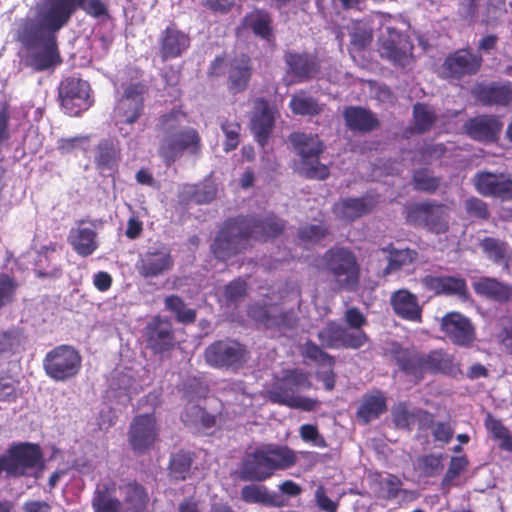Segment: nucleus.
<instances>
[{"instance_id":"nucleus-7","label":"nucleus","mask_w":512,"mask_h":512,"mask_svg":"<svg viewBox=\"0 0 512 512\" xmlns=\"http://www.w3.org/2000/svg\"><path fill=\"white\" fill-rule=\"evenodd\" d=\"M247 314L254 322L277 336H284L299 325L297 311L276 302L253 303L248 307Z\"/></svg>"},{"instance_id":"nucleus-55","label":"nucleus","mask_w":512,"mask_h":512,"mask_svg":"<svg viewBox=\"0 0 512 512\" xmlns=\"http://www.w3.org/2000/svg\"><path fill=\"white\" fill-rule=\"evenodd\" d=\"M343 326L335 321H328L317 333V338L323 348L340 349Z\"/></svg>"},{"instance_id":"nucleus-3","label":"nucleus","mask_w":512,"mask_h":512,"mask_svg":"<svg viewBox=\"0 0 512 512\" xmlns=\"http://www.w3.org/2000/svg\"><path fill=\"white\" fill-rule=\"evenodd\" d=\"M296 461L295 452L287 446L262 445L244 456L239 477L243 481L263 482L275 471L292 467Z\"/></svg>"},{"instance_id":"nucleus-30","label":"nucleus","mask_w":512,"mask_h":512,"mask_svg":"<svg viewBox=\"0 0 512 512\" xmlns=\"http://www.w3.org/2000/svg\"><path fill=\"white\" fill-rule=\"evenodd\" d=\"M390 305L393 312L401 319L421 323L422 307L415 294L407 289H399L391 294Z\"/></svg>"},{"instance_id":"nucleus-46","label":"nucleus","mask_w":512,"mask_h":512,"mask_svg":"<svg viewBox=\"0 0 512 512\" xmlns=\"http://www.w3.org/2000/svg\"><path fill=\"white\" fill-rule=\"evenodd\" d=\"M483 253L494 263L508 261L511 258V249L507 242L494 237H485L480 242Z\"/></svg>"},{"instance_id":"nucleus-51","label":"nucleus","mask_w":512,"mask_h":512,"mask_svg":"<svg viewBox=\"0 0 512 512\" xmlns=\"http://www.w3.org/2000/svg\"><path fill=\"white\" fill-rule=\"evenodd\" d=\"M437 120L435 111L425 103H416L413 106L414 132L422 134L430 131Z\"/></svg>"},{"instance_id":"nucleus-64","label":"nucleus","mask_w":512,"mask_h":512,"mask_svg":"<svg viewBox=\"0 0 512 512\" xmlns=\"http://www.w3.org/2000/svg\"><path fill=\"white\" fill-rule=\"evenodd\" d=\"M247 287V282L242 278L234 279L224 287V297L227 301L237 302L246 296Z\"/></svg>"},{"instance_id":"nucleus-33","label":"nucleus","mask_w":512,"mask_h":512,"mask_svg":"<svg viewBox=\"0 0 512 512\" xmlns=\"http://www.w3.org/2000/svg\"><path fill=\"white\" fill-rule=\"evenodd\" d=\"M243 25L266 42L275 40L272 14L264 8H255L243 18Z\"/></svg>"},{"instance_id":"nucleus-39","label":"nucleus","mask_w":512,"mask_h":512,"mask_svg":"<svg viewBox=\"0 0 512 512\" xmlns=\"http://www.w3.org/2000/svg\"><path fill=\"white\" fill-rule=\"evenodd\" d=\"M67 22L78 10H83L87 15L100 18L108 15V8L102 0H58Z\"/></svg>"},{"instance_id":"nucleus-24","label":"nucleus","mask_w":512,"mask_h":512,"mask_svg":"<svg viewBox=\"0 0 512 512\" xmlns=\"http://www.w3.org/2000/svg\"><path fill=\"white\" fill-rule=\"evenodd\" d=\"M158 44L160 57L166 61L181 57L189 49L191 38L175 23H171L160 33Z\"/></svg>"},{"instance_id":"nucleus-48","label":"nucleus","mask_w":512,"mask_h":512,"mask_svg":"<svg viewBox=\"0 0 512 512\" xmlns=\"http://www.w3.org/2000/svg\"><path fill=\"white\" fill-rule=\"evenodd\" d=\"M349 36L352 49L360 52L371 44L373 40V29L369 23L363 20H356L352 23Z\"/></svg>"},{"instance_id":"nucleus-14","label":"nucleus","mask_w":512,"mask_h":512,"mask_svg":"<svg viewBox=\"0 0 512 512\" xmlns=\"http://www.w3.org/2000/svg\"><path fill=\"white\" fill-rule=\"evenodd\" d=\"M481 53H475L470 47L460 48L449 53L441 64L440 76L443 79L460 81L476 75L482 67Z\"/></svg>"},{"instance_id":"nucleus-12","label":"nucleus","mask_w":512,"mask_h":512,"mask_svg":"<svg viewBox=\"0 0 512 512\" xmlns=\"http://www.w3.org/2000/svg\"><path fill=\"white\" fill-rule=\"evenodd\" d=\"M201 150L202 140L198 131L193 127H185L172 135L164 136L158 153L164 162L170 165L185 151L192 155H199Z\"/></svg>"},{"instance_id":"nucleus-37","label":"nucleus","mask_w":512,"mask_h":512,"mask_svg":"<svg viewBox=\"0 0 512 512\" xmlns=\"http://www.w3.org/2000/svg\"><path fill=\"white\" fill-rule=\"evenodd\" d=\"M387 411V400L384 394L376 390L374 393H366L357 409L356 417L362 424H368L378 419Z\"/></svg>"},{"instance_id":"nucleus-20","label":"nucleus","mask_w":512,"mask_h":512,"mask_svg":"<svg viewBox=\"0 0 512 512\" xmlns=\"http://www.w3.org/2000/svg\"><path fill=\"white\" fill-rule=\"evenodd\" d=\"M174 267V259L171 250L165 246L150 247L147 251L139 255L136 262L138 274L145 279L160 277Z\"/></svg>"},{"instance_id":"nucleus-27","label":"nucleus","mask_w":512,"mask_h":512,"mask_svg":"<svg viewBox=\"0 0 512 512\" xmlns=\"http://www.w3.org/2000/svg\"><path fill=\"white\" fill-rule=\"evenodd\" d=\"M391 356L404 374L412 376L417 381L424 378V353L415 348H404L400 345H395L391 350Z\"/></svg>"},{"instance_id":"nucleus-54","label":"nucleus","mask_w":512,"mask_h":512,"mask_svg":"<svg viewBox=\"0 0 512 512\" xmlns=\"http://www.w3.org/2000/svg\"><path fill=\"white\" fill-rule=\"evenodd\" d=\"M124 501L133 509L141 510L148 504L149 497L142 484L137 481H131L125 485Z\"/></svg>"},{"instance_id":"nucleus-60","label":"nucleus","mask_w":512,"mask_h":512,"mask_svg":"<svg viewBox=\"0 0 512 512\" xmlns=\"http://www.w3.org/2000/svg\"><path fill=\"white\" fill-rule=\"evenodd\" d=\"M18 381L8 373H0V402H15L18 397Z\"/></svg>"},{"instance_id":"nucleus-9","label":"nucleus","mask_w":512,"mask_h":512,"mask_svg":"<svg viewBox=\"0 0 512 512\" xmlns=\"http://www.w3.org/2000/svg\"><path fill=\"white\" fill-rule=\"evenodd\" d=\"M447 210L446 205L434 200L414 202L405 207V218L408 224L439 235L449 230Z\"/></svg>"},{"instance_id":"nucleus-18","label":"nucleus","mask_w":512,"mask_h":512,"mask_svg":"<svg viewBox=\"0 0 512 512\" xmlns=\"http://www.w3.org/2000/svg\"><path fill=\"white\" fill-rule=\"evenodd\" d=\"M379 41V54L382 58L399 67H406L413 63L414 45L407 35L396 28L388 27L387 36Z\"/></svg>"},{"instance_id":"nucleus-63","label":"nucleus","mask_w":512,"mask_h":512,"mask_svg":"<svg viewBox=\"0 0 512 512\" xmlns=\"http://www.w3.org/2000/svg\"><path fill=\"white\" fill-rule=\"evenodd\" d=\"M467 214L471 217L487 220L490 217L488 205L477 197H469L464 203Z\"/></svg>"},{"instance_id":"nucleus-26","label":"nucleus","mask_w":512,"mask_h":512,"mask_svg":"<svg viewBox=\"0 0 512 512\" xmlns=\"http://www.w3.org/2000/svg\"><path fill=\"white\" fill-rule=\"evenodd\" d=\"M121 149L117 140L105 138L94 149L95 168L103 175L112 176L118 171Z\"/></svg>"},{"instance_id":"nucleus-17","label":"nucleus","mask_w":512,"mask_h":512,"mask_svg":"<svg viewBox=\"0 0 512 512\" xmlns=\"http://www.w3.org/2000/svg\"><path fill=\"white\" fill-rule=\"evenodd\" d=\"M146 347L161 357L169 355L177 341L171 321L167 317L154 316L144 328Z\"/></svg>"},{"instance_id":"nucleus-25","label":"nucleus","mask_w":512,"mask_h":512,"mask_svg":"<svg viewBox=\"0 0 512 512\" xmlns=\"http://www.w3.org/2000/svg\"><path fill=\"white\" fill-rule=\"evenodd\" d=\"M471 94L483 106H507L512 103V84L510 82L476 83Z\"/></svg>"},{"instance_id":"nucleus-1","label":"nucleus","mask_w":512,"mask_h":512,"mask_svg":"<svg viewBox=\"0 0 512 512\" xmlns=\"http://www.w3.org/2000/svg\"><path fill=\"white\" fill-rule=\"evenodd\" d=\"M286 222L274 213L237 215L227 218L218 230L210 250L220 261H227L251 249L253 242H267L280 236Z\"/></svg>"},{"instance_id":"nucleus-44","label":"nucleus","mask_w":512,"mask_h":512,"mask_svg":"<svg viewBox=\"0 0 512 512\" xmlns=\"http://www.w3.org/2000/svg\"><path fill=\"white\" fill-rule=\"evenodd\" d=\"M289 108L293 114L300 116H317L323 110L318 101L304 91H300L291 97Z\"/></svg>"},{"instance_id":"nucleus-41","label":"nucleus","mask_w":512,"mask_h":512,"mask_svg":"<svg viewBox=\"0 0 512 512\" xmlns=\"http://www.w3.org/2000/svg\"><path fill=\"white\" fill-rule=\"evenodd\" d=\"M474 290L478 295L500 303H506L512 299V286L494 278L480 279L474 284Z\"/></svg>"},{"instance_id":"nucleus-49","label":"nucleus","mask_w":512,"mask_h":512,"mask_svg":"<svg viewBox=\"0 0 512 512\" xmlns=\"http://www.w3.org/2000/svg\"><path fill=\"white\" fill-rule=\"evenodd\" d=\"M165 309L175 315L179 323L192 324L196 321V310L188 308L184 300L178 295H169L164 299Z\"/></svg>"},{"instance_id":"nucleus-5","label":"nucleus","mask_w":512,"mask_h":512,"mask_svg":"<svg viewBox=\"0 0 512 512\" xmlns=\"http://www.w3.org/2000/svg\"><path fill=\"white\" fill-rule=\"evenodd\" d=\"M325 270L333 277L339 291L356 292L360 288L361 266L348 247L335 245L322 256Z\"/></svg>"},{"instance_id":"nucleus-59","label":"nucleus","mask_w":512,"mask_h":512,"mask_svg":"<svg viewBox=\"0 0 512 512\" xmlns=\"http://www.w3.org/2000/svg\"><path fill=\"white\" fill-rule=\"evenodd\" d=\"M368 339V335L364 330L350 331L343 326L340 348L357 350L363 347Z\"/></svg>"},{"instance_id":"nucleus-61","label":"nucleus","mask_w":512,"mask_h":512,"mask_svg":"<svg viewBox=\"0 0 512 512\" xmlns=\"http://www.w3.org/2000/svg\"><path fill=\"white\" fill-rule=\"evenodd\" d=\"M328 234V229L322 223L306 224L298 229V238L305 242L317 243Z\"/></svg>"},{"instance_id":"nucleus-38","label":"nucleus","mask_w":512,"mask_h":512,"mask_svg":"<svg viewBox=\"0 0 512 512\" xmlns=\"http://www.w3.org/2000/svg\"><path fill=\"white\" fill-rule=\"evenodd\" d=\"M56 249L57 244L50 243L49 245L42 246L37 252L34 268L37 277L55 279L61 276L62 269L52 258V254L56 252Z\"/></svg>"},{"instance_id":"nucleus-13","label":"nucleus","mask_w":512,"mask_h":512,"mask_svg":"<svg viewBox=\"0 0 512 512\" xmlns=\"http://www.w3.org/2000/svg\"><path fill=\"white\" fill-rule=\"evenodd\" d=\"M149 87L141 81L131 82L123 87L121 97L118 99L114 112L122 124H134L144 114L145 99Z\"/></svg>"},{"instance_id":"nucleus-4","label":"nucleus","mask_w":512,"mask_h":512,"mask_svg":"<svg viewBox=\"0 0 512 512\" xmlns=\"http://www.w3.org/2000/svg\"><path fill=\"white\" fill-rule=\"evenodd\" d=\"M312 388V382L306 372L299 369L286 370L281 378L273 383L267 392V398L274 404L284 405L292 409L313 411L318 405L316 399L300 396L302 390Z\"/></svg>"},{"instance_id":"nucleus-50","label":"nucleus","mask_w":512,"mask_h":512,"mask_svg":"<svg viewBox=\"0 0 512 512\" xmlns=\"http://www.w3.org/2000/svg\"><path fill=\"white\" fill-rule=\"evenodd\" d=\"M441 182V177L434 176L429 168H418L412 173V184L416 191L433 194L439 189Z\"/></svg>"},{"instance_id":"nucleus-6","label":"nucleus","mask_w":512,"mask_h":512,"mask_svg":"<svg viewBox=\"0 0 512 512\" xmlns=\"http://www.w3.org/2000/svg\"><path fill=\"white\" fill-rule=\"evenodd\" d=\"M289 141L294 152L300 157L299 173L307 179L326 180L330 175L327 165L320 162L325 145L317 134L293 132Z\"/></svg>"},{"instance_id":"nucleus-42","label":"nucleus","mask_w":512,"mask_h":512,"mask_svg":"<svg viewBox=\"0 0 512 512\" xmlns=\"http://www.w3.org/2000/svg\"><path fill=\"white\" fill-rule=\"evenodd\" d=\"M425 373L451 375L455 372L453 355L444 349L431 350L424 353Z\"/></svg>"},{"instance_id":"nucleus-58","label":"nucleus","mask_w":512,"mask_h":512,"mask_svg":"<svg viewBox=\"0 0 512 512\" xmlns=\"http://www.w3.org/2000/svg\"><path fill=\"white\" fill-rule=\"evenodd\" d=\"M221 130L225 135L223 149L225 152L235 150L240 143L241 125L237 121L224 120L220 124Z\"/></svg>"},{"instance_id":"nucleus-56","label":"nucleus","mask_w":512,"mask_h":512,"mask_svg":"<svg viewBox=\"0 0 512 512\" xmlns=\"http://www.w3.org/2000/svg\"><path fill=\"white\" fill-rule=\"evenodd\" d=\"M416 255L417 253L409 248L390 250L388 264L384 269V274H391L392 272L400 270L404 266L412 264Z\"/></svg>"},{"instance_id":"nucleus-31","label":"nucleus","mask_w":512,"mask_h":512,"mask_svg":"<svg viewBox=\"0 0 512 512\" xmlns=\"http://www.w3.org/2000/svg\"><path fill=\"white\" fill-rule=\"evenodd\" d=\"M421 284L435 295L463 297L468 292L466 280L462 277L426 275Z\"/></svg>"},{"instance_id":"nucleus-29","label":"nucleus","mask_w":512,"mask_h":512,"mask_svg":"<svg viewBox=\"0 0 512 512\" xmlns=\"http://www.w3.org/2000/svg\"><path fill=\"white\" fill-rule=\"evenodd\" d=\"M463 129L473 140L491 142L497 139L502 123L495 116L481 115L467 120Z\"/></svg>"},{"instance_id":"nucleus-28","label":"nucleus","mask_w":512,"mask_h":512,"mask_svg":"<svg viewBox=\"0 0 512 512\" xmlns=\"http://www.w3.org/2000/svg\"><path fill=\"white\" fill-rule=\"evenodd\" d=\"M253 75L251 58L247 54H240L229 63L227 87L232 94L245 91Z\"/></svg>"},{"instance_id":"nucleus-53","label":"nucleus","mask_w":512,"mask_h":512,"mask_svg":"<svg viewBox=\"0 0 512 512\" xmlns=\"http://www.w3.org/2000/svg\"><path fill=\"white\" fill-rule=\"evenodd\" d=\"M304 358L309 359L319 366L328 367L333 369L335 366V357L328 354L322 349V346L317 345L312 340H307L302 349Z\"/></svg>"},{"instance_id":"nucleus-19","label":"nucleus","mask_w":512,"mask_h":512,"mask_svg":"<svg viewBox=\"0 0 512 512\" xmlns=\"http://www.w3.org/2000/svg\"><path fill=\"white\" fill-rule=\"evenodd\" d=\"M158 431L153 413L135 416L128 431V442L132 450L137 454L149 451L158 439Z\"/></svg>"},{"instance_id":"nucleus-36","label":"nucleus","mask_w":512,"mask_h":512,"mask_svg":"<svg viewBox=\"0 0 512 512\" xmlns=\"http://www.w3.org/2000/svg\"><path fill=\"white\" fill-rule=\"evenodd\" d=\"M115 491L116 483L113 480L98 484L91 500L93 512H122L123 504L114 496Z\"/></svg>"},{"instance_id":"nucleus-43","label":"nucleus","mask_w":512,"mask_h":512,"mask_svg":"<svg viewBox=\"0 0 512 512\" xmlns=\"http://www.w3.org/2000/svg\"><path fill=\"white\" fill-rule=\"evenodd\" d=\"M484 426L491 437L498 442L501 450L512 452V433L500 419L495 418L491 413H487Z\"/></svg>"},{"instance_id":"nucleus-16","label":"nucleus","mask_w":512,"mask_h":512,"mask_svg":"<svg viewBox=\"0 0 512 512\" xmlns=\"http://www.w3.org/2000/svg\"><path fill=\"white\" fill-rule=\"evenodd\" d=\"M12 477L36 476L35 471H42L43 452L38 444L22 442L13 444L7 450Z\"/></svg>"},{"instance_id":"nucleus-45","label":"nucleus","mask_w":512,"mask_h":512,"mask_svg":"<svg viewBox=\"0 0 512 512\" xmlns=\"http://www.w3.org/2000/svg\"><path fill=\"white\" fill-rule=\"evenodd\" d=\"M193 461L194 454L190 451L179 450L172 454L168 465L170 475L176 480H186L190 474Z\"/></svg>"},{"instance_id":"nucleus-34","label":"nucleus","mask_w":512,"mask_h":512,"mask_svg":"<svg viewBox=\"0 0 512 512\" xmlns=\"http://www.w3.org/2000/svg\"><path fill=\"white\" fill-rule=\"evenodd\" d=\"M255 107L258 111L252 119V131L256 141L264 147L274 127V115L268 101L264 98L257 99Z\"/></svg>"},{"instance_id":"nucleus-22","label":"nucleus","mask_w":512,"mask_h":512,"mask_svg":"<svg viewBox=\"0 0 512 512\" xmlns=\"http://www.w3.org/2000/svg\"><path fill=\"white\" fill-rule=\"evenodd\" d=\"M475 189L484 197L503 202L512 200V177L504 173L478 172L474 177Z\"/></svg>"},{"instance_id":"nucleus-32","label":"nucleus","mask_w":512,"mask_h":512,"mask_svg":"<svg viewBox=\"0 0 512 512\" xmlns=\"http://www.w3.org/2000/svg\"><path fill=\"white\" fill-rule=\"evenodd\" d=\"M346 127L352 132L366 134L380 127V120L370 109L347 106L342 113Z\"/></svg>"},{"instance_id":"nucleus-21","label":"nucleus","mask_w":512,"mask_h":512,"mask_svg":"<svg viewBox=\"0 0 512 512\" xmlns=\"http://www.w3.org/2000/svg\"><path fill=\"white\" fill-rule=\"evenodd\" d=\"M441 331L454 344L469 347L476 339V329L471 320L460 312L446 313L441 319Z\"/></svg>"},{"instance_id":"nucleus-23","label":"nucleus","mask_w":512,"mask_h":512,"mask_svg":"<svg viewBox=\"0 0 512 512\" xmlns=\"http://www.w3.org/2000/svg\"><path fill=\"white\" fill-rule=\"evenodd\" d=\"M67 242L80 257L91 256L99 247L94 222L78 220L69 231Z\"/></svg>"},{"instance_id":"nucleus-40","label":"nucleus","mask_w":512,"mask_h":512,"mask_svg":"<svg viewBox=\"0 0 512 512\" xmlns=\"http://www.w3.org/2000/svg\"><path fill=\"white\" fill-rule=\"evenodd\" d=\"M26 337L22 328L12 326L0 331V357L11 358L25 350Z\"/></svg>"},{"instance_id":"nucleus-47","label":"nucleus","mask_w":512,"mask_h":512,"mask_svg":"<svg viewBox=\"0 0 512 512\" xmlns=\"http://www.w3.org/2000/svg\"><path fill=\"white\" fill-rule=\"evenodd\" d=\"M241 499L246 503L280 506V503L276 501L277 495L269 492L264 485L249 484L243 486L241 489Z\"/></svg>"},{"instance_id":"nucleus-57","label":"nucleus","mask_w":512,"mask_h":512,"mask_svg":"<svg viewBox=\"0 0 512 512\" xmlns=\"http://www.w3.org/2000/svg\"><path fill=\"white\" fill-rule=\"evenodd\" d=\"M18 288L19 283L13 275L0 272V310L15 301Z\"/></svg>"},{"instance_id":"nucleus-10","label":"nucleus","mask_w":512,"mask_h":512,"mask_svg":"<svg viewBox=\"0 0 512 512\" xmlns=\"http://www.w3.org/2000/svg\"><path fill=\"white\" fill-rule=\"evenodd\" d=\"M46 375L56 381L65 382L76 377L82 366L80 353L71 345H58L43 358Z\"/></svg>"},{"instance_id":"nucleus-2","label":"nucleus","mask_w":512,"mask_h":512,"mask_svg":"<svg viewBox=\"0 0 512 512\" xmlns=\"http://www.w3.org/2000/svg\"><path fill=\"white\" fill-rule=\"evenodd\" d=\"M68 24L58 0H42L35 15L23 19L17 30V39L27 49H37L31 62L37 71L49 69L61 62L57 32Z\"/></svg>"},{"instance_id":"nucleus-62","label":"nucleus","mask_w":512,"mask_h":512,"mask_svg":"<svg viewBox=\"0 0 512 512\" xmlns=\"http://www.w3.org/2000/svg\"><path fill=\"white\" fill-rule=\"evenodd\" d=\"M392 419L397 428L412 430L414 413H411L405 403H399L392 408Z\"/></svg>"},{"instance_id":"nucleus-15","label":"nucleus","mask_w":512,"mask_h":512,"mask_svg":"<svg viewBox=\"0 0 512 512\" xmlns=\"http://www.w3.org/2000/svg\"><path fill=\"white\" fill-rule=\"evenodd\" d=\"M283 59L286 66L284 80L287 85L308 82L321 70V61L315 53L288 50L284 52Z\"/></svg>"},{"instance_id":"nucleus-52","label":"nucleus","mask_w":512,"mask_h":512,"mask_svg":"<svg viewBox=\"0 0 512 512\" xmlns=\"http://www.w3.org/2000/svg\"><path fill=\"white\" fill-rule=\"evenodd\" d=\"M186 117L187 115L184 111L173 108L169 112L159 116L156 129L163 133L164 136L172 135L179 131Z\"/></svg>"},{"instance_id":"nucleus-35","label":"nucleus","mask_w":512,"mask_h":512,"mask_svg":"<svg viewBox=\"0 0 512 512\" xmlns=\"http://www.w3.org/2000/svg\"><path fill=\"white\" fill-rule=\"evenodd\" d=\"M377 203L378 199L373 195H365L358 198L349 197L341 199L335 205V209L342 218L354 221L372 212Z\"/></svg>"},{"instance_id":"nucleus-11","label":"nucleus","mask_w":512,"mask_h":512,"mask_svg":"<svg viewBox=\"0 0 512 512\" xmlns=\"http://www.w3.org/2000/svg\"><path fill=\"white\" fill-rule=\"evenodd\" d=\"M58 90L61 107L69 116H80L93 105L90 84L79 77L65 78Z\"/></svg>"},{"instance_id":"nucleus-8","label":"nucleus","mask_w":512,"mask_h":512,"mask_svg":"<svg viewBox=\"0 0 512 512\" xmlns=\"http://www.w3.org/2000/svg\"><path fill=\"white\" fill-rule=\"evenodd\" d=\"M203 357L209 367L237 372L249 361L250 351L238 340L224 338L209 344L204 350Z\"/></svg>"}]
</instances>
